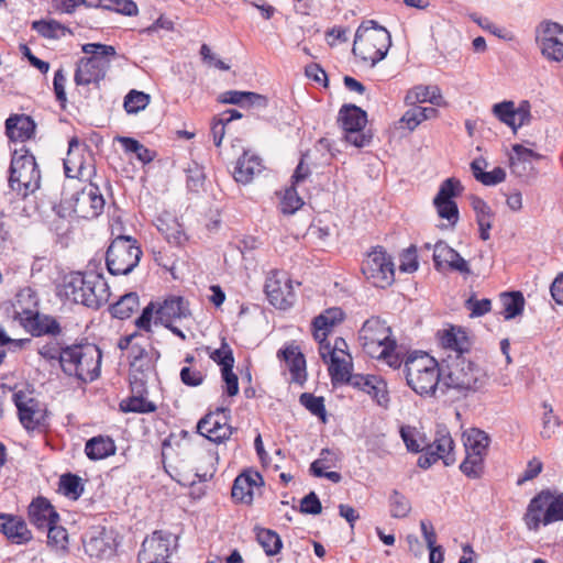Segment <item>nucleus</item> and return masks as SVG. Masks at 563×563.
Here are the masks:
<instances>
[{
    "label": "nucleus",
    "instance_id": "1",
    "mask_svg": "<svg viewBox=\"0 0 563 563\" xmlns=\"http://www.w3.org/2000/svg\"><path fill=\"white\" fill-rule=\"evenodd\" d=\"M90 261L87 271L65 274L57 286L58 297L92 310L100 309L109 300L110 290L103 274Z\"/></svg>",
    "mask_w": 563,
    "mask_h": 563
},
{
    "label": "nucleus",
    "instance_id": "2",
    "mask_svg": "<svg viewBox=\"0 0 563 563\" xmlns=\"http://www.w3.org/2000/svg\"><path fill=\"white\" fill-rule=\"evenodd\" d=\"M442 379L441 396L450 390L455 391L460 397L466 398L471 394L483 390L487 384L488 376L470 355H446L441 360Z\"/></svg>",
    "mask_w": 563,
    "mask_h": 563
},
{
    "label": "nucleus",
    "instance_id": "3",
    "mask_svg": "<svg viewBox=\"0 0 563 563\" xmlns=\"http://www.w3.org/2000/svg\"><path fill=\"white\" fill-rule=\"evenodd\" d=\"M390 46V32L377 21L366 20L355 32L352 53L374 67L387 56Z\"/></svg>",
    "mask_w": 563,
    "mask_h": 563
},
{
    "label": "nucleus",
    "instance_id": "4",
    "mask_svg": "<svg viewBox=\"0 0 563 563\" xmlns=\"http://www.w3.org/2000/svg\"><path fill=\"white\" fill-rule=\"evenodd\" d=\"M84 56L76 63L74 82L76 86H88L92 84L100 88V82L106 78L110 68V59L117 55L115 47L102 43H86L81 46Z\"/></svg>",
    "mask_w": 563,
    "mask_h": 563
},
{
    "label": "nucleus",
    "instance_id": "5",
    "mask_svg": "<svg viewBox=\"0 0 563 563\" xmlns=\"http://www.w3.org/2000/svg\"><path fill=\"white\" fill-rule=\"evenodd\" d=\"M8 183L9 187L23 198L40 188L41 170L27 146L22 145L13 151Z\"/></svg>",
    "mask_w": 563,
    "mask_h": 563
},
{
    "label": "nucleus",
    "instance_id": "6",
    "mask_svg": "<svg viewBox=\"0 0 563 563\" xmlns=\"http://www.w3.org/2000/svg\"><path fill=\"white\" fill-rule=\"evenodd\" d=\"M529 531H538L541 526L563 521V492L549 488L536 494L529 501L522 518Z\"/></svg>",
    "mask_w": 563,
    "mask_h": 563
},
{
    "label": "nucleus",
    "instance_id": "7",
    "mask_svg": "<svg viewBox=\"0 0 563 563\" xmlns=\"http://www.w3.org/2000/svg\"><path fill=\"white\" fill-rule=\"evenodd\" d=\"M142 250L136 239L130 235L114 238L106 252V266L113 275H128L139 265Z\"/></svg>",
    "mask_w": 563,
    "mask_h": 563
},
{
    "label": "nucleus",
    "instance_id": "8",
    "mask_svg": "<svg viewBox=\"0 0 563 563\" xmlns=\"http://www.w3.org/2000/svg\"><path fill=\"white\" fill-rule=\"evenodd\" d=\"M64 173L67 178L84 181L98 179L95 154L90 146L80 142L78 136L68 141L66 158L63 159Z\"/></svg>",
    "mask_w": 563,
    "mask_h": 563
},
{
    "label": "nucleus",
    "instance_id": "9",
    "mask_svg": "<svg viewBox=\"0 0 563 563\" xmlns=\"http://www.w3.org/2000/svg\"><path fill=\"white\" fill-rule=\"evenodd\" d=\"M361 271L374 287L386 289L395 283V264L393 257L382 245H376L367 252L362 262Z\"/></svg>",
    "mask_w": 563,
    "mask_h": 563
},
{
    "label": "nucleus",
    "instance_id": "10",
    "mask_svg": "<svg viewBox=\"0 0 563 563\" xmlns=\"http://www.w3.org/2000/svg\"><path fill=\"white\" fill-rule=\"evenodd\" d=\"M338 122L344 131L346 142L362 148L371 144L373 134L364 131L367 123V113L356 104H343L339 110Z\"/></svg>",
    "mask_w": 563,
    "mask_h": 563
},
{
    "label": "nucleus",
    "instance_id": "11",
    "mask_svg": "<svg viewBox=\"0 0 563 563\" xmlns=\"http://www.w3.org/2000/svg\"><path fill=\"white\" fill-rule=\"evenodd\" d=\"M88 185L75 191L71 197L65 201L67 208L78 218L92 220L100 217L104 210L106 200L100 191L97 179L87 181Z\"/></svg>",
    "mask_w": 563,
    "mask_h": 563
},
{
    "label": "nucleus",
    "instance_id": "12",
    "mask_svg": "<svg viewBox=\"0 0 563 563\" xmlns=\"http://www.w3.org/2000/svg\"><path fill=\"white\" fill-rule=\"evenodd\" d=\"M454 448L455 443L449 429L444 424H439L435 430L433 442L422 448L417 465L420 468L428 470L439 460H442L445 466L453 465L456 460Z\"/></svg>",
    "mask_w": 563,
    "mask_h": 563
},
{
    "label": "nucleus",
    "instance_id": "13",
    "mask_svg": "<svg viewBox=\"0 0 563 563\" xmlns=\"http://www.w3.org/2000/svg\"><path fill=\"white\" fill-rule=\"evenodd\" d=\"M7 312L12 310L13 319L18 320L20 324L32 336L40 338L43 335L57 336L62 333V327L56 318L49 314H41L38 311L21 307V311L15 308V305L10 302L5 306Z\"/></svg>",
    "mask_w": 563,
    "mask_h": 563
},
{
    "label": "nucleus",
    "instance_id": "14",
    "mask_svg": "<svg viewBox=\"0 0 563 563\" xmlns=\"http://www.w3.org/2000/svg\"><path fill=\"white\" fill-rule=\"evenodd\" d=\"M393 330L386 320L378 316H372L363 323L358 331V341L365 354L369 357H376L378 352L388 345L389 341H395Z\"/></svg>",
    "mask_w": 563,
    "mask_h": 563
},
{
    "label": "nucleus",
    "instance_id": "15",
    "mask_svg": "<svg viewBox=\"0 0 563 563\" xmlns=\"http://www.w3.org/2000/svg\"><path fill=\"white\" fill-rule=\"evenodd\" d=\"M264 292L268 302L280 310L292 307L296 299L290 278L287 273L278 269L267 274Z\"/></svg>",
    "mask_w": 563,
    "mask_h": 563
},
{
    "label": "nucleus",
    "instance_id": "16",
    "mask_svg": "<svg viewBox=\"0 0 563 563\" xmlns=\"http://www.w3.org/2000/svg\"><path fill=\"white\" fill-rule=\"evenodd\" d=\"M561 34H563V24L552 20H543L536 27V43L540 47L541 55L549 62L563 60V42L558 38Z\"/></svg>",
    "mask_w": 563,
    "mask_h": 563
},
{
    "label": "nucleus",
    "instance_id": "17",
    "mask_svg": "<svg viewBox=\"0 0 563 563\" xmlns=\"http://www.w3.org/2000/svg\"><path fill=\"white\" fill-rule=\"evenodd\" d=\"M463 189L464 187L460 179L450 177L442 181L438 194L433 198V205L437 209L438 216L441 219L448 220L453 227L460 219L459 206L454 198L461 196Z\"/></svg>",
    "mask_w": 563,
    "mask_h": 563
},
{
    "label": "nucleus",
    "instance_id": "18",
    "mask_svg": "<svg viewBox=\"0 0 563 563\" xmlns=\"http://www.w3.org/2000/svg\"><path fill=\"white\" fill-rule=\"evenodd\" d=\"M97 354V344L89 343L86 339L80 343L65 344L58 366L65 375L82 379V362L87 357H96Z\"/></svg>",
    "mask_w": 563,
    "mask_h": 563
},
{
    "label": "nucleus",
    "instance_id": "19",
    "mask_svg": "<svg viewBox=\"0 0 563 563\" xmlns=\"http://www.w3.org/2000/svg\"><path fill=\"white\" fill-rule=\"evenodd\" d=\"M172 533L164 530H155L151 537H146L137 553L139 563H162L170 555Z\"/></svg>",
    "mask_w": 563,
    "mask_h": 563
},
{
    "label": "nucleus",
    "instance_id": "20",
    "mask_svg": "<svg viewBox=\"0 0 563 563\" xmlns=\"http://www.w3.org/2000/svg\"><path fill=\"white\" fill-rule=\"evenodd\" d=\"M407 385L421 397H438L441 394L442 366L440 364H432L430 369L421 372L412 377L406 379Z\"/></svg>",
    "mask_w": 563,
    "mask_h": 563
},
{
    "label": "nucleus",
    "instance_id": "21",
    "mask_svg": "<svg viewBox=\"0 0 563 563\" xmlns=\"http://www.w3.org/2000/svg\"><path fill=\"white\" fill-rule=\"evenodd\" d=\"M263 475L252 468L239 474L232 485L231 497L236 504L251 505L254 499V488L264 486Z\"/></svg>",
    "mask_w": 563,
    "mask_h": 563
},
{
    "label": "nucleus",
    "instance_id": "22",
    "mask_svg": "<svg viewBox=\"0 0 563 563\" xmlns=\"http://www.w3.org/2000/svg\"><path fill=\"white\" fill-rule=\"evenodd\" d=\"M433 265L437 272H443L444 266H446L450 271L462 275L472 274L468 262L442 240L438 241L434 245Z\"/></svg>",
    "mask_w": 563,
    "mask_h": 563
},
{
    "label": "nucleus",
    "instance_id": "23",
    "mask_svg": "<svg viewBox=\"0 0 563 563\" xmlns=\"http://www.w3.org/2000/svg\"><path fill=\"white\" fill-rule=\"evenodd\" d=\"M350 379V386L366 393L379 406L387 407L389 402L387 384L380 376L371 374H354Z\"/></svg>",
    "mask_w": 563,
    "mask_h": 563
},
{
    "label": "nucleus",
    "instance_id": "24",
    "mask_svg": "<svg viewBox=\"0 0 563 563\" xmlns=\"http://www.w3.org/2000/svg\"><path fill=\"white\" fill-rule=\"evenodd\" d=\"M437 335L442 347L448 351L446 355H470L472 341L462 327L450 325L449 329L438 331Z\"/></svg>",
    "mask_w": 563,
    "mask_h": 563
},
{
    "label": "nucleus",
    "instance_id": "25",
    "mask_svg": "<svg viewBox=\"0 0 563 563\" xmlns=\"http://www.w3.org/2000/svg\"><path fill=\"white\" fill-rule=\"evenodd\" d=\"M18 417L22 427L29 432L44 433L49 429L47 409L38 410V400L29 398L24 406H19Z\"/></svg>",
    "mask_w": 563,
    "mask_h": 563
},
{
    "label": "nucleus",
    "instance_id": "26",
    "mask_svg": "<svg viewBox=\"0 0 563 563\" xmlns=\"http://www.w3.org/2000/svg\"><path fill=\"white\" fill-rule=\"evenodd\" d=\"M189 301L183 296H167L156 309L154 323L174 322L191 317Z\"/></svg>",
    "mask_w": 563,
    "mask_h": 563
},
{
    "label": "nucleus",
    "instance_id": "27",
    "mask_svg": "<svg viewBox=\"0 0 563 563\" xmlns=\"http://www.w3.org/2000/svg\"><path fill=\"white\" fill-rule=\"evenodd\" d=\"M277 357L284 362L290 372L291 380L302 386L307 380L306 357L298 345L287 344L279 349Z\"/></svg>",
    "mask_w": 563,
    "mask_h": 563
},
{
    "label": "nucleus",
    "instance_id": "28",
    "mask_svg": "<svg viewBox=\"0 0 563 563\" xmlns=\"http://www.w3.org/2000/svg\"><path fill=\"white\" fill-rule=\"evenodd\" d=\"M27 517L31 525L38 530H45L49 523H58L60 516L44 496L34 498L27 507Z\"/></svg>",
    "mask_w": 563,
    "mask_h": 563
},
{
    "label": "nucleus",
    "instance_id": "29",
    "mask_svg": "<svg viewBox=\"0 0 563 563\" xmlns=\"http://www.w3.org/2000/svg\"><path fill=\"white\" fill-rule=\"evenodd\" d=\"M4 126L11 142H25L34 139L37 124L31 115L13 113L7 118Z\"/></svg>",
    "mask_w": 563,
    "mask_h": 563
},
{
    "label": "nucleus",
    "instance_id": "30",
    "mask_svg": "<svg viewBox=\"0 0 563 563\" xmlns=\"http://www.w3.org/2000/svg\"><path fill=\"white\" fill-rule=\"evenodd\" d=\"M84 543L86 553L91 558H109L117 552L115 539L108 534L106 527H99Z\"/></svg>",
    "mask_w": 563,
    "mask_h": 563
},
{
    "label": "nucleus",
    "instance_id": "31",
    "mask_svg": "<svg viewBox=\"0 0 563 563\" xmlns=\"http://www.w3.org/2000/svg\"><path fill=\"white\" fill-rule=\"evenodd\" d=\"M262 159L254 154H250L249 151H244L243 154L238 158L233 170V177L236 183L246 185L249 184L255 174L261 172Z\"/></svg>",
    "mask_w": 563,
    "mask_h": 563
},
{
    "label": "nucleus",
    "instance_id": "32",
    "mask_svg": "<svg viewBox=\"0 0 563 563\" xmlns=\"http://www.w3.org/2000/svg\"><path fill=\"white\" fill-rule=\"evenodd\" d=\"M117 445L114 440L109 435H96L87 440L85 444V453L90 461H99L114 455Z\"/></svg>",
    "mask_w": 563,
    "mask_h": 563
},
{
    "label": "nucleus",
    "instance_id": "33",
    "mask_svg": "<svg viewBox=\"0 0 563 563\" xmlns=\"http://www.w3.org/2000/svg\"><path fill=\"white\" fill-rule=\"evenodd\" d=\"M442 99L441 89L437 85H417L409 89L405 96L407 106L430 102L440 106Z\"/></svg>",
    "mask_w": 563,
    "mask_h": 563
},
{
    "label": "nucleus",
    "instance_id": "34",
    "mask_svg": "<svg viewBox=\"0 0 563 563\" xmlns=\"http://www.w3.org/2000/svg\"><path fill=\"white\" fill-rule=\"evenodd\" d=\"M463 441L465 453L470 452L472 455H482V457L487 456L490 438L484 430L478 428L468 429L463 433Z\"/></svg>",
    "mask_w": 563,
    "mask_h": 563
},
{
    "label": "nucleus",
    "instance_id": "35",
    "mask_svg": "<svg viewBox=\"0 0 563 563\" xmlns=\"http://www.w3.org/2000/svg\"><path fill=\"white\" fill-rule=\"evenodd\" d=\"M487 162L484 157H477L471 163V170L474 178L484 186H495L503 183L506 178V172L503 167L497 166L492 172H485Z\"/></svg>",
    "mask_w": 563,
    "mask_h": 563
},
{
    "label": "nucleus",
    "instance_id": "36",
    "mask_svg": "<svg viewBox=\"0 0 563 563\" xmlns=\"http://www.w3.org/2000/svg\"><path fill=\"white\" fill-rule=\"evenodd\" d=\"M432 364H440V362L430 356L427 352L412 351L407 353L404 368L406 379L430 369Z\"/></svg>",
    "mask_w": 563,
    "mask_h": 563
},
{
    "label": "nucleus",
    "instance_id": "37",
    "mask_svg": "<svg viewBox=\"0 0 563 563\" xmlns=\"http://www.w3.org/2000/svg\"><path fill=\"white\" fill-rule=\"evenodd\" d=\"M345 318L344 311L339 307L327 309L323 313L317 316L312 321L313 335L316 339L319 338V331H322V335L327 336L331 329L341 323Z\"/></svg>",
    "mask_w": 563,
    "mask_h": 563
},
{
    "label": "nucleus",
    "instance_id": "38",
    "mask_svg": "<svg viewBox=\"0 0 563 563\" xmlns=\"http://www.w3.org/2000/svg\"><path fill=\"white\" fill-rule=\"evenodd\" d=\"M255 539L263 548L267 556H275L283 549V540L280 536L273 529L255 526L253 529Z\"/></svg>",
    "mask_w": 563,
    "mask_h": 563
},
{
    "label": "nucleus",
    "instance_id": "39",
    "mask_svg": "<svg viewBox=\"0 0 563 563\" xmlns=\"http://www.w3.org/2000/svg\"><path fill=\"white\" fill-rule=\"evenodd\" d=\"M140 306V298L137 292L131 291L120 297L118 301L110 305L109 311L115 319H129Z\"/></svg>",
    "mask_w": 563,
    "mask_h": 563
},
{
    "label": "nucleus",
    "instance_id": "40",
    "mask_svg": "<svg viewBox=\"0 0 563 563\" xmlns=\"http://www.w3.org/2000/svg\"><path fill=\"white\" fill-rule=\"evenodd\" d=\"M352 366V363H345L344 360H341L335 355V353L330 352L329 375L331 377L332 385H349L351 382L350 378L354 375L351 372Z\"/></svg>",
    "mask_w": 563,
    "mask_h": 563
},
{
    "label": "nucleus",
    "instance_id": "41",
    "mask_svg": "<svg viewBox=\"0 0 563 563\" xmlns=\"http://www.w3.org/2000/svg\"><path fill=\"white\" fill-rule=\"evenodd\" d=\"M500 299L504 305L503 314L505 320H511L522 314L526 300L521 291L512 290L503 292Z\"/></svg>",
    "mask_w": 563,
    "mask_h": 563
},
{
    "label": "nucleus",
    "instance_id": "42",
    "mask_svg": "<svg viewBox=\"0 0 563 563\" xmlns=\"http://www.w3.org/2000/svg\"><path fill=\"white\" fill-rule=\"evenodd\" d=\"M32 29L35 30L42 37L49 40H58L62 36L73 34L71 30L56 20H37L32 23Z\"/></svg>",
    "mask_w": 563,
    "mask_h": 563
},
{
    "label": "nucleus",
    "instance_id": "43",
    "mask_svg": "<svg viewBox=\"0 0 563 563\" xmlns=\"http://www.w3.org/2000/svg\"><path fill=\"white\" fill-rule=\"evenodd\" d=\"M58 490L66 497L77 500L85 490V485L79 475L74 473H65L59 477Z\"/></svg>",
    "mask_w": 563,
    "mask_h": 563
},
{
    "label": "nucleus",
    "instance_id": "44",
    "mask_svg": "<svg viewBox=\"0 0 563 563\" xmlns=\"http://www.w3.org/2000/svg\"><path fill=\"white\" fill-rule=\"evenodd\" d=\"M145 394H133L120 402V410L123 412L152 413L157 407L153 401L147 400Z\"/></svg>",
    "mask_w": 563,
    "mask_h": 563
},
{
    "label": "nucleus",
    "instance_id": "45",
    "mask_svg": "<svg viewBox=\"0 0 563 563\" xmlns=\"http://www.w3.org/2000/svg\"><path fill=\"white\" fill-rule=\"evenodd\" d=\"M389 514L391 518L402 519L408 517L411 511V503L405 494L398 489H393L388 497Z\"/></svg>",
    "mask_w": 563,
    "mask_h": 563
},
{
    "label": "nucleus",
    "instance_id": "46",
    "mask_svg": "<svg viewBox=\"0 0 563 563\" xmlns=\"http://www.w3.org/2000/svg\"><path fill=\"white\" fill-rule=\"evenodd\" d=\"M299 402L311 415L318 417L322 423L328 422V412L324 405V398L322 396H314L311 393H302L299 396Z\"/></svg>",
    "mask_w": 563,
    "mask_h": 563
},
{
    "label": "nucleus",
    "instance_id": "47",
    "mask_svg": "<svg viewBox=\"0 0 563 563\" xmlns=\"http://www.w3.org/2000/svg\"><path fill=\"white\" fill-rule=\"evenodd\" d=\"M512 152L515 153V157L510 158V167L512 173L522 176V173L518 170L520 166H523V164L529 163L531 164V161H540L544 156L534 152L531 148H528L521 144H515L512 145Z\"/></svg>",
    "mask_w": 563,
    "mask_h": 563
},
{
    "label": "nucleus",
    "instance_id": "48",
    "mask_svg": "<svg viewBox=\"0 0 563 563\" xmlns=\"http://www.w3.org/2000/svg\"><path fill=\"white\" fill-rule=\"evenodd\" d=\"M485 459L467 452L459 468L467 478L479 479L485 473Z\"/></svg>",
    "mask_w": 563,
    "mask_h": 563
},
{
    "label": "nucleus",
    "instance_id": "49",
    "mask_svg": "<svg viewBox=\"0 0 563 563\" xmlns=\"http://www.w3.org/2000/svg\"><path fill=\"white\" fill-rule=\"evenodd\" d=\"M151 101V96L136 89L130 90L123 101V108L128 114H136L144 110Z\"/></svg>",
    "mask_w": 563,
    "mask_h": 563
},
{
    "label": "nucleus",
    "instance_id": "50",
    "mask_svg": "<svg viewBox=\"0 0 563 563\" xmlns=\"http://www.w3.org/2000/svg\"><path fill=\"white\" fill-rule=\"evenodd\" d=\"M406 354H404L400 350H398L397 341H389L388 345L383 347L378 355L375 357L377 360H383L387 363L388 366L397 369L402 364L405 365Z\"/></svg>",
    "mask_w": 563,
    "mask_h": 563
},
{
    "label": "nucleus",
    "instance_id": "51",
    "mask_svg": "<svg viewBox=\"0 0 563 563\" xmlns=\"http://www.w3.org/2000/svg\"><path fill=\"white\" fill-rule=\"evenodd\" d=\"M493 114L503 123L508 125L516 132V112L515 102L505 100L493 106Z\"/></svg>",
    "mask_w": 563,
    "mask_h": 563
},
{
    "label": "nucleus",
    "instance_id": "52",
    "mask_svg": "<svg viewBox=\"0 0 563 563\" xmlns=\"http://www.w3.org/2000/svg\"><path fill=\"white\" fill-rule=\"evenodd\" d=\"M210 358L216 362L221 372L234 367V355L225 339H222L221 346L210 353Z\"/></svg>",
    "mask_w": 563,
    "mask_h": 563
},
{
    "label": "nucleus",
    "instance_id": "53",
    "mask_svg": "<svg viewBox=\"0 0 563 563\" xmlns=\"http://www.w3.org/2000/svg\"><path fill=\"white\" fill-rule=\"evenodd\" d=\"M302 206L303 200L297 192V186L291 184L290 187L285 190V195L280 201V211L284 214H294Z\"/></svg>",
    "mask_w": 563,
    "mask_h": 563
},
{
    "label": "nucleus",
    "instance_id": "54",
    "mask_svg": "<svg viewBox=\"0 0 563 563\" xmlns=\"http://www.w3.org/2000/svg\"><path fill=\"white\" fill-rule=\"evenodd\" d=\"M64 345L62 342L57 340H51L45 343L41 347H38L37 353L43 357L51 366H55L59 364L60 357L63 355Z\"/></svg>",
    "mask_w": 563,
    "mask_h": 563
},
{
    "label": "nucleus",
    "instance_id": "55",
    "mask_svg": "<svg viewBox=\"0 0 563 563\" xmlns=\"http://www.w3.org/2000/svg\"><path fill=\"white\" fill-rule=\"evenodd\" d=\"M206 174L203 167L194 163L186 169V185L189 191L199 192L205 185Z\"/></svg>",
    "mask_w": 563,
    "mask_h": 563
},
{
    "label": "nucleus",
    "instance_id": "56",
    "mask_svg": "<svg viewBox=\"0 0 563 563\" xmlns=\"http://www.w3.org/2000/svg\"><path fill=\"white\" fill-rule=\"evenodd\" d=\"M470 203L475 212V220L476 223L479 224L482 222H493V219L495 217V212L492 210V208L488 206V203L481 197L476 195L470 196Z\"/></svg>",
    "mask_w": 563,
    "mask_h": 563
},
{
    "label": "nucleus",
    "instance_id": "57",
    "mask_svg": "<svg viewBox=\"0 0 563 563\" xmlns=\"http://www.w3.org/2000/svg\"><path fill=\"white\" fill-rule=\"evenodd\" d=\"M399 271L412 274L419 268V261L416 245L411 244L399 254Z\"/></svg>",
    "mask_w": 563,
    "mask_h": 563
},
{
    "label": "nucleus",
    "instance_id": "58",
    "mask_svg": "<svg viewBox=\"0 0 563 563\" xmlns=\"http://www.w3.org/2000/svg\"><path fill=\"white\" fill-rule=\"evenodd\" d=\"M97 354L96 357H92L91 360L87 357L82 362V369L84 375L82 379H79L82 383L93 382L100 376V368H101V360H102V351L97 345Z\"/></svg>",
    "mask_w": 563,
    "mask_h": 563
},
{
    "label": "nucleus",
    "instance_id": "59",
    "mask_svg": "<svg viewBox=\"0 0 563 563\" xmlns=\"http://www.w3.org/2000/svg\"><path fill=\"white\" fill-rule=\"evenodd\" d=\"M471 19L477 25H479L483 30L489 32L490 34L497 36L498 38L505 41H512L514 34L512 32L506 30L505 27H499L493 22H490L487 18L478 16L476 13L471 14Z\"/></svg>",
    "mask_w": 563,
    "mask_h": 563
},
{
    "label": "nucleus",
    "instance_id": "60",
    "mask_svg": "<svg viewBox=\"0 0 563 563\" xmlns=\"http://www.w3.org/2000/svg\"><path fill=\"white\" fill-rule=\"evenodd\" d=\"M47 530V544L53 548L66 549L68 544L67 530L58 523H49Z\"/></svg>",
    "mask_w": 563,
    "mask_h": 563
},
{
    "label": "nucleus",
    "instance_id": "61",
    "mask_svg": "<svg viewBox=\"0 0 563 563\" xmlns=\"http://www.w3.org/2000/svg\"><path fill=\"white\" fill-rule=\"evenodd\" d=\"M66 80L67 79L64 69L62 67L58 68L55 71L53 78V91L55 95V99L58 102L62 110H65L67 104V95L65 90Z\"/></svg>",
    "mask_w": 563,
    "mask_h": 563
},
{
    "label": "nucleus",
    "instance_id": "62",
    "mask_svg": "<svg viewBox=\"0 0 563 563\" xmlns=\"http://www.w3.org/2000/svg\"><path fill=\"white\" fill-rule=\"evenodd\" d=\"M222 424L219 420L214 419L213 412L206 413L197 423V433L207 438L208 435H214L218 429H222Z\"/></svg>",
    "mask_w": 563,
    "mask_h": 563
},
{
    "label": "nucleus",
    "instance_id": "63",
    "mask_svg": "<svg viewBox=\"0 0 563 563\" xmlns=\"http://www.w3.org/2000/svg\"><path fill=\"white\" fill-rule=\"evenodd\" d=\"M179 377L184 385L188 387H198L203 383L206 375L201 371L184 366L180 369Z\"/></svg>",
    "mask_w": 563,
    "mask_h": 563
},
{
    "label": "nucleus",
    "instance_id": "64",
    "mask_svg": "<svg viewBox=\"0 0 563 563\" xmlns=\"http://www.w3.org/2000/svg\"><path fill=\"white\" fill-rule=\"evenodd\" d=\"M322 511V505L318 495L311 490L300 501V512L306 515H319Z\"/></svg>",
    "mask_w": 563,
    "mask_h": 563
}]
</instances>
